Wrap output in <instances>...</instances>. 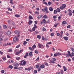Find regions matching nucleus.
Returning a JSON list of instances; mask_svg holds the SVG:
<instances>
[{"instance_id":"4d7b16f0","label":"nucleus","mask_w":74,"mask_h":74,"mask_svg":"<svg viewBox=\"0 0 74 74\" xmlns=\"http://www.w3.org/2000/svg\"><path fill=\"white\" fill-rule=\"evenodd\" d=\"M42 30H43V31H45L46 30V29H45V28H44V27H43L42 28Z\"/></svg>"},{"instance_id":"f3484780","label":"nucleus","mask_w":74,"mask_h":74,"mask_svg":"<svg viewBox=\"0 0 74 74\" xmlns=\"http://www.w3.org/2000/svg\"><path fill=\"white\" fill-rule=\"evenodd\" d=\"M37 37L38 38H39V39H40L41 38V36L40 35H38L37 36Z\"/></svg>"},{"instance_id":"c85d7f7f","label":"nucleus","mask_w":74,"mask_h":74,"mask_svg":"<svg viewBox=\"0 0 74 74\" xmlns=\"http://www.w3.org/2000/svg\"><path fill=\"white\" fill-rule=\"evenodd\" d=\"M23 69V68H22V67H19L18 68V70H22Z\"/></svg>"},{"instance_id":"0eeeda50","label":"nucleus","mask_w":74,"mask_h":74,"mask_svg":"<svg viewBox=\"0 0 74 74\" xmlns=\"http://www.w3.org/2000/svg\"><path fill=\"white\" fill-rule=\"evenodd\" d=\"M33 23V21L31 20L30 19L29 20V22H28V24L29 25H31L32 23Z\"/></svg>"},{"instance_id":"052dcab7","label":"nucleus","mask_w":74,"mask_h":74,"mask_svg":"<svg viewBox=\"0 0 74 74\" xmlns=\"http://www.w3.org/2000/svg\"><path fill=\"white\" fill-rule=\"evenodd\" d=\"M42 40H45V38L44 37V36H42Z\"/></svg>"},{"instance_id":"13d9d810","label":"nucleus","mask_w":74,"mask_h":74,"mask_svg":"<svg viewBox=\"0 0 74 74\" xmlns=\"http://www.w3.org/2000/svg\"><path fill=\"white\" fill-rule=\"evenodd\" d=\"M47 44H52V42H49L47 43Z\"/></svg>"},{"instance_id":"20e7f679","label":"nucleus","mask_w":74,"mask_h":74,"mask_svg":"<svg viewBox=\"0 0 74 74\" xmlns=\"http://www.w3.org/2000/svg\"><path fill=\"white\" fill-rule=\"evenodd\" d=\"M18 38L16 36H15L13 38V41L14 42H16V41H18Z\"/></svg>"},{"instance_id":"f257e3e1","label":"nucleus","mask_w":74,"mask_h":74,"mask_svg":"<svg viewBox=\"0 0 74 74\" xmlns=\"http://www.w3.org/2000/svg\"><path fill=\"white\" fill-rule=\"evenodd\" d=\"M68 53L66 54V56L68 58L69 57V56H70L71 58H72V56L71 55V54H70V52L69 51H68Z\"/></svg>"},{"instance_id":"f03ea898","label":"nucleus","mask_w":74,"mask_h":74,"mask_svg":"<svg viewBox=\"0 0 74 74\" xmlns=\"http://www.w3.org/2000/svg\"><path fill=\"white\" fill-rule=\"evenodd\" d=\"M38 47L40 48L43 49L44 48V45H43L42 44L40 43H38Z\"/></svg>"},{"instance_id":"de8ad7c7","label":"nucleus","mask_w":74,"mask_h":74,"mask_svg":"<svg viewBox=\"0 0 74 74\" xmlns=\"http://www.w3.org/2000/svg\"><path fill=\"white\" fill-rule=\"evenodd\" d=\"M56 18H57V16H53V19H56Z\"/></svg>"},{"instance_id":"a878e982","label":"nucleus","mask_w":74,"mask_h":74,"mask_svg":"<svg viewBox=\"0 0 74 74\" xmlns=\"http://www.w3.org/2000/svg\"><path fill=\"white\" fill-rule=\"evenodd\" d=\"M58 25H59V23H57L55 24L54 25L55 27H56L57 26H58Z\"/></svg>"},{"instance_id":"ddd939ff","label":"nucleus","mask_w":74,"mask_h":74,"mask_svg":"<svg viewBox=\"0 0 74 74\" xmlns=\"http://www.w3.org/2000/svg\"><path fill=\"white\" fill-rule=\"evenodd\" d=\"M61 72L62 73L60 72H58L56 74H62L63 73V71L61 70Z\"/></svg>"},{"instance_id":"2f4dec72","label":"nucleus","mask_w":74,"mask_h":74,"mask_svg":"<svg viewBox=\"0 0 74 74\" xmlns=\"http://www.w3.org/2000/svg\"><path fill=\"white\" fill-rule=\"evenodd\" d=\"M29 19H33V17L31 16H29Z\"/></svg>"},{"instance_id":"c03bdc74","label":"nucleus","mask_w":74,"mask_h":74,"mask_svg":"<svg viewBox=\"0 0 74 74\" xmlns=\"http://www.w3.org/2000/svg\"><path fill=\"white\" fill-rule=\"evenodd\" d=\"M71 49L72 52H74V49L73 47L71 48Z\"/></svg>"},{"instance_id":"c756f323","label":"nucleus","mask_w":74,"mask_h":74,"mask_svg":"<svg viewBox=\"0 0 74 74\" xmlns=\"http://www.w3.org/2000/svg\"><path fill=\"white\" fill-rule=\"evenodd\" d=\"M38 33V31H35V32L34 33V34H37Z\"/></svg>"},{"instance_id":"f704fd0d","label":"nucleus","mask_w":74,"mask_h":74,"mask_svg":"<svg viewBox=\"0 0 74 74\" xmlns=\"http://www.w3.org/2000/svg\"><path fill=\"white\" fill-rule=\"evenodd\" d=\"M60 9L62 10H64V8L62 6H61L60 7Z\"/></svg>"},{"instance_id":"3c124183","label":"nucleus","mask_w":74,"mask_h":74,"mask_svg":"<svg viewBox=\"0 0 74 74\" xmlns=\"http://www.w3.org/2000/svg\"><path fill=\"white\" fill-rule=\"evenodd\" d=\"M32 69H31V68H28L27 69V70H28V71H29V70H31Z\"/></svg>"},{"instance_id":"cd10ccee","label":"nucleus","mask_w":74,"mask_h":74,"mask_svg":"<svg viewBox=\"0 0 74 74\" xmlns=\"http://www.w3.org/2000/svg\"><path fill=\"white\" fill-rule=\"evenodd\" d=\"M51 61H56V59L55 58H52L51 59Z\"/></svg>"},{"instance_id":"e433bc0d","label":"nucleus","mask_w":74,"mask_h":74,"mask_svg":"<svg viewBox=\"0 0 74 74\" xmlns=\"http://www.w3.org/2000/svg\"><path fill=\"white\" fill-rule=\"evenodd\" d=\"M12 1V0H10V3L12 4H14V3H13Z\"/></svg>"},{"instance_id":"bf43d9fd","label":"nucleus","mask_w":74,"mask_h":74,"mask_svg":"<svg viewBox=\"0 0 74 74\" xmlns=\"http://www.w3.org/2000/svg\"><path fill=\"white\" fill-rule=\"evenodd\" d=\"M20 7L21 8H23V6L21 5H19Z\"/></svg>"},{"instance_id":"7ed1b4c3","label":"nucleus","mask_w":74,"mask_h":74,"mask_svg":"<svg viewBox=\"0 0 74 74\" xmlns=\"http://www.w3.org/2000/svg\"><path fill=\"white\" fill-rule=\"evenodd\" d=\"M47 21H46V20L45 19H43L40 22V24L41 25H42V23L45 24V23H47Z\"/></svg>"},{"instance_id":"e2e57ef3","label":"nucleus","mask_w":74,"mask_h":74,"mask_svg":"<svg viewBox=\"0 0 74 74\" xmlns=\"http://www.w3.org/2000/svg\"><path fill=\"white\" fill-rule=\"evenodd\" d=\"M46 47H47L48 48L49 47V45H48V44L47 43L46 44Z\"/></svg>"},{"instance_id":"7c9ffc66","label":"nucleus","mask_w":74,"mask_h":74,"mask_svg":"<svg viewBox=\"0 0 74 74\" xmlns=\"http://www.w3.org/2000/svg\"><path fill=\"white\" fill-rule=\"evenodd\" d=\"M7 34H11V32L10 31H8L7 32Z\"/></svg>"},{"instance_id":"79ce46f5","label":"nucleus","mask_w":74,"mask_h":74,"mask_svg":"<svg viewBox=\"0 0 74 74\" xmlns=\"http://www.w3.org/2000/svg\"><path fill=\"white\" fill-rule=\"evenodd\" d=\"M43 4H46V5H48V4H47V3L45 1H43Z\"/></svg>"},{"instance_id":"ea45409f","label":"nucleus","mask_w":74,"mask_h":74,"mask_svg":"<svg viewBox=\"0 0 74 74\" xmlns=\"http://www.w3.org/2000/svg\"><path fill=\"white\" fill-rule=\"evenodd\" d=\"M50 35L51 36H52V37H53V36H54V33H51Z\"/></svg>"},{"instance_id":"338daca9","label":"nucleus","mask_w":74,"mask_h":74,"mask_svg":"<svg viewBox=\"0 0 74 74\" xmlns=\"http://www.w3.org/2000/svg\"><path fill=\"white\" fill-rule=\"evenodd\" d=\"M14 69H18V67H16V66H15L14 68Z\"/></svg>"},{"instance_id":"37998d69","label":"nucleus","mask_w":74,"mask_h":74,"mask_svg":"<svg viewBox=\"0 0 74 74\" xmlns=\"http://www.w3.org/2000/svg\"><path fill=\"white\" fill-rule=\"evenodd\" d=\"M68 12H72V11H71V10L70 9H69L68 11Z\"/></svg>"},{"instance_id":"58836bf2","label":"nucleus","mask_w":74,"mask_h":74,"mask_svg":"<svg viewBox=\"0 0 74 74\" xmlns=\"http://www.w3.org/2000/svg\"><path fill=\"white\" fill-rule=\"evenodd\" d=\"M26 44H27V42L26 41H25L23 43V45H26Z\"/></svg>"},{"instance_id":"4c0bfd02","label":"nucleus","mask_w":74,"mask_h":74,"mask_svg":"<svg viewBox=\"0 0 74 74\" xmlns=\"http://www.w3.org/2000/svg\"><path fill=\"white\" fill-rule=\"evenodd\" d=\"M8 40V38H5L4 39V41H7Z\"/></svg>"},{"instance_id":"423d86ee","label":"nucleus","mask_w":74,"mask_h":74,"mask_svg":"<svg viewBox=\"0 0 74 74\" xmlns=\"http://www.w3.org/2000/svg\"><path fill=\"white\" fill-rule=\"evenodd\" d=\"M13 65L14 66H15V67H18V66H19V63L15 62L13 63Z\"/></svg>"},{"instance_id":"09e8293b","label":"nucleus","mask_w":74,"mask_h":74,"mask_svg":"<svg viewBox=\"0 0 74 74\" xmlns=\"http://www.w3.org/2000/svg\"><path fill=\"white\" fill-rule=\"evenodd\" d=\"M16 59L17 60H19L20 59V58L19 57H16Z\"/></svg>"},{"instance_id":"72a5a7b5","label":"nucleus","mask_w":74,"mask_h":74,"mask_svg":"<svg viewBox=\"0 0 74 74\" xmlns=\"http://www.w3.org/2000/svg\"><path fill=\"white\" fill-rule=\"evenodd\" d=\"M2 58L3 60H6V57H2Z\"/></svg>"},{"instance_id":"f8f14e48","label":"nucleus","mask_w":74,"mask_h":74,"mask_svg":"<svg viewBox=\"0 0 74 74\" xmlns=\"http://www.w3.org/2000/svg\"><path fill=\"white\" fill-rule=\"evenodd\" d=\"M45 67V66H44V65L42 64L40 66V68H41V69H44V67Z\"/></svg>"},{"instance_id":"b1692460","label":"nucleus","mask_w":74,"mask_h":74,"mask_svg":"<svg viewBox=\"0 0 74 74\" xmlns=\"http://www.w3.org/2000/svg\"><path fill=\"white\" fill-rule=\"evenodd\" d=\"M27 62L26 61H24L23 62V65H25L26 64Z\"/></svg>"},{"instance_id":"774afa93","label":"nucleus","mask_w":74,"mask_h":74,"mask_svg":"<svg viewBox=\"0 0 74 74\" xmlns=\"http://www.w3.org/2000/svg\"><path fill=\"white\" fill-rule=\"evenodd\" d=\"M71 55L72 56H74V53L73 52L72 53Z\"/></svg>"},{"instance_id":"dca6fc26","label":"nucleus","mask_w":74,"mask_h":74,"mask_svg":"<svg viewBox=\"0 0 74 74\" xmlns=\"http://www.w3.org/2000/svg\"><path fill=\"white\" fill-rule=\"evenodd\" d=\"M49 10L50 11L52 12L53 11V8L52 7H50L49 8Z\"/></svg>"},{"instance_id":"864d4df0","label":"nucleus","mask_w":74,"mask_h":74,"mask_svg":"<svg viewBox=\"0 0 74 74\" xmlns=\"http://www.w3.org/2000/svg\"><path fill=\"white\" fill-rule=\"evenodd\" d=\"M60 19H61V17L60 16H59L58 17V21H60Z\"/></svg>"},{"instance_id":"6e6552de","label":"nucleus","mask_w":74,"mask_h":74,"mask_svg":"<svg viewBox=\"0 0 74 74\" xmlns=\"http://www.w3.org/2000/svg\"><path fill=\"white\" fill-rule=\"evenodd\" d=\"M63 38L65 40H66V41H67V40H69V38H68V37H67L66 36L63 37Z\"/></svg>"},{"instance_id":"4468645a","label":"nucleus","mask_w":74,"mask_h":74,"mask_svg":"<svg viewBox=\"0 0 74 74\" xmlns=\"http://www.w3.org/2000/svg\"><path fill=\"white\" fill-rule=\"evenodd\" d=\"M63 69L64 71H67V68L65 66H63Z\"/></svg>"},{"instance_id":"412c9836","label":"nucleus","mask_w":74,"mask_h":74,"mask_svg":"<svg viewBox=\"0 0 74 74\" xmlns=\"http://www.w3.org/2000/svg\"><path fill=\"white\" fill-rule=\"evenodd\" d=\"M3 27L5 29H7V26L5 25H3Z\"/></svg>"},{"instance_id":"603ef678","label":"nucleus","mask_w":74,"mask_h":74,"mask_svg":"<svg viewBox=\"0 0 74 74\" xmlns=\"http://www.w3.org/2000/svg\"><path fill=\"white\" fill-rule=\"evenodd\" d=\"M70 27H71V26L70 25H69L67 26V28L68 29H69Z\"/></svg>"},{"instance_id":"a19ab883","label":"nucleus","mask_w":74,"mask_h":74,"mask_svg":"<svg viewBox=\"0 0 74 74\" xmlns=\"http://www.w3.org/2000/svg\"><path fill=\"white\" fill-rule=\"evenodd\" d=\"M36 69H39V65H36Z\"/></svg>"},{"instance_id":"a211bd4d","label":"nucleus","mask_w":74,"mask_h":74,"mask_svg":"<svg viewBox=\"0 0 74 74\" xmlns=\"http://www.w3.org/2000/svg\"><path fill=\"white\" fill-rule=\"evenodd\" d=\"M56 10L58 12H60V9L59 8H57Z\"/></svg>"},{"instance_id":"473e14b6","label":"nucleus","mask_w":74,"mask_h":74,"mask_svg":"<svg viewBox=\"0 0 74 74\" xmlns=\"http://www.w3.org/2000/svg\"><path fill=\"white\" fill-rule=\"evenodd\" d=\"M34 27L35 28V29H37V26H36V24H34Z\"/></svg>"},{"instance_id":"393cba45","label":"nucleus","mask_w":74,"mask_h":74,"mask_svg":"<svg viewBox=\"0 0 74 74\" xmlns=\"http://www.w3.org/2000/svg\"><path fill=\"white\" fill-rule=\"evenodd\" d=\"M15 16H16V17H17V18H19V17H20V15L19 14H16L15 15Z\"/></svg>"},{"instance_id":"49530a36","label":"nucleus","mask_w":74,"mask_h":74,"mask_svg":"<svg viewBox=\"0 0 74 74\" xmlns=\"http://www.w3.org/2000/svg\"><path fill=\"white\" fill-rule=\"evenodd\" d=\"M29 48L30 50H33V49L32 47H29Z\"/></svg>"},{"instance_id":"5fc2aeb1","label":"nucleus","mask_w":74,"mask_h":74,"mask_svg":"<svg viewBox=\"0 0 74 74\" xmlns=\"http://www.w3.org/2000/svg\"><path fill=\"white\" fill-rule=\"evenodd\" d=\"M34 74H36V73H37V70H35L34 71Z\"/></svg>"},{"instance_id":"9d476101","label":"nucleus","mask_w":74,"mask_h":74,"mask_svg":"<svg viewBox=\"0 0 74 74\" xmlns=\"http://www.w3.org/2000/svg\"><path fill=\"white\" fill-rule=\"evenodd\" d=\"M62 25H66L67 24V22L65 21H63L62 22Z\"/></svg>"},{"instance_id":"6e6d98bb","label":"nucleus","mask_w":74,"mask_h":74,"mask_svg":"<svg viewBox=\"0 0 74 74\" xmlns=\"http://www.w3.org/2000/svg\"><path fill=\"white\" fill-rule=\"evenodd\" d=\"M35 53H36L37 54H38V51H37L35 50Z\"/></svg>"},{"instance_id":"2eb2a0df","label":"nucleus","mask_w":74,"mask_h":74,"mask_svg":"<svg viewBox=\"0 0 74 74\" xmlns=\"http://www.w3.org/2000/svg\"><path fill=\"white\" fill-rule=\"evenodd\" d=\"M43 19H47V15H44L43 16Z\"/></svg>"},{"instance_id":"0e129e2a","label":"nucleus","mask_w":74,"mask_h":74,"mask_svg":"<svg viewBox=\"0 0 74 74\" xmlns=\"http://www.w3.org/2000/svg\"><path fill=\"white\" fill-rule=\"evenodd\" d=\"M45 64L46 65V66H48V64L47 63H45Z\"/></svg>"},{"instance_id":"69168bd1","label":"nucleus","mask_w":74,"mask_h":74,"mask_svg":"<svg viewBox=\"0 0 74 74\" xmlns=\"http://www.w3.org/2000/svg\"><path fill=\"white\" fill-rule=\"evenodd\" d=\"M8 10H9V11H11L12 10V9H11V8H8Z\"/></svg>"},{"instance_id":"bb28decb","label":"nucleus","mask_w":74,"mask_h":74,"mask_svg":"<svg viewBox=\"0 0 74 74\" xmlns=\"http://www.w3.org/2000/svg\"><path fill=\"white\" fill-rule=\"evenodd\" d=\"M35 14L39 15V14H40V13L36 11L35 12Z\"/></svg>"},{"instance_id":"1a4fd4ad","label":"nucleus","mask_w":74,"mask_h":74,"mask_svg":"<svg viewBox=\"0 0 74 74\" xmlns=\"http://www.w3.org/2000/svg\"><path fill=\"white\" fill-rule=\"evenodd\" d=\"M14 33H15L16 34H18L20 33V32H19V31H15L14 32Z\"/></svg>"},{"instance_id":"39448f33","label":"nucleus","mask_w":74,"mask_h":74,"mask_svg":"<svg viewBox=\"0 0 74 74\" xmlns=\"http://www.w3.org/2000/svg\"><path fill=\"white\" fill-rule=\"evenodd\" d=\"M44 12L46 13H49V11L48 10V8L47 7H45L44 8Z\"/></svg>"},{"instance_id":"c9c22d12","label":"nucleus","mask_w":74,"mask_h":74,"mask_svg":"<svg viewBox=\"0 0 74 74\" xmlns=\"http://www.w3.org/2000/svg\"><path fill=\"white\" fill-rule=\"evenodd\" d=\"M9 68H10V69H12L13 68V66H12L11 65H10Z\"/></svg>"},{"instance_id":"680f3d73","label":"nucleus","mask_w":74,"mask_h":74,"mask_svg":"<svg viewBox=\"0 0 74 74\" xmlns=\"http://www.w3.org/2000/svg\"><path fill=\"white\" fill-rule=\"evenodd\" d=\"M48 4L49 5H50L51 4V2H49L48 3Z\"/></svg>"},{"instance_id":"5701e85b","label":"nucleus","mask_w":74,"mask_h":74,"mask_svg":"<svg viewBox=\"0 0 74 74\" xmlns=\"http://www.w3.org/2000/svg\"><path fill=\"white\" fill-rule=\"evenodd\" d=\"M62 6L64 8H66V5L65 4H63L62 5Z\"/></svg>"},{"instance_id":"4be33fe9","label":"nucleus","mask_w":74,"mask_h":74,"mask_svg":"<svg viewBox=\"0 0 74 74\" xmlns=\"http://www.w3.org/2000/svg\"><path fill=\"white\" fill-rule=\"evenodd\" d=\"M32 48L33 49V50H34V48H36V46L35 45H34L32 46Z\"/></svg>"},{"instance_id":"9b49d317","label":"nucleus","mask_w":74,"mask_h":74,"mask_svg":"<svg viewBox=\"0 0 74 74\" xmlns=\"http://www.w3.org/2000/svg\"><path fill=\"white\" fill-rule=\"evenodd\" d=\"M68 15L69 16H72V15H73L72 12H69L68 13Z\"/></svg>"},{"instance_id":"aec40b11","label":"nucleus","mask_w":74,"mask_h":74,"mask_svg":"<svg viewBox=\"0 0 74 74\" xmlns=\"http://www.w3.org/2000/svg\"><path fill=\"white\" fill-rule=\"evenodd\" d=\"M56 55L57 56H60L61 55V53L59 52H57L56 53Z\"/></svg>"},{"instance_id":"a18cd8bd","label":"nucleus","mask_w":74,"mask_h":74,"mask_svg":"<svg viewBox=\"0 0 74 74\" xmlns=\"http://www.w3.org/2000/svg\"><path fill=\"white\" fill-rule=\"evenodd\" d=\"M57 12H58L57 10L56 11V10H54V14H57Z\"/></svg>"},{"instance_id":"6ab92c4d","label":"nucleus","mask_w":74,"mask_h":74,"mask_svg":"<svg viewBox=\"0 0 74 74\" xmlns=\"http://www.w3.org/2000/svg\"><path fill=\"white\" fill-rule=\"evenodd\" d=\"M29 55L30 56H33V54H32V51H31L29 52Z\"/></svg>"},{"instance_id":"8fccbe9b","label":"nucleus","mask_w":74,"mask_h":74,"mask_svg":"<svg viewBox=\"0 0 74 74\" xmlns=\"http://www.w3.org/2000/svg\"><path fill=\"white\" fill-rule=\"evenodd\" d=\"M12 49H9V52H12Z\"/></svg>"}]
</instances>
